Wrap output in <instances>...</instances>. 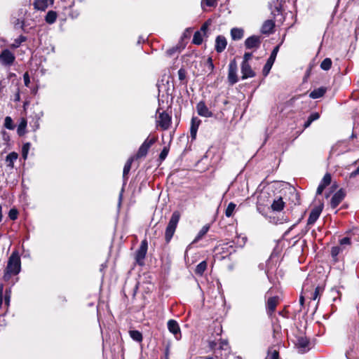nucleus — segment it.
I'll return each mask as SVG.
<instances>
[{
    "instance_id": "6",
    "label": "nucleus",
    "mask_w": 359,
    "mask_h": 359,
    "mask_svg": "<svg viewBox=\"0 0 359 359\" xmlns=\"http://www.w3.org/2000/svg\"><path fill=\"white\" fill-rule=\"evenodd\" d=\"M154 141L155 140L154 139H147L139 148L136 154V158H140L144 157L147 155L149 147L154 144Z\"/></svg>"
},
{
    "instance_id": "63",
    "label": "nucleus",
    "mask_w": 359,
    "mask_h": 359,
    "mask_svg": "<svg viewBox=\"0 0 359 359\" xmlns=\"http://www.w3.org/2000/svg\"><path fill=\"white\" fill-rule=\"evenodd\" d=\"M49 1H50V4H53L54 0H49Z\"/></svg>"
},
{
    "instance_id": "38",
    "label": "nucleus",
    "mask_w": 359,
    "mask_h": 359,
    "mask_svg": "<svg viewBox=\"0 0 359 359\" xmlns=\"http://www.w3.org/2000/svg\"><path fill=\"white\" fill-rule=\"evenodd\" d=\"M330 182H331V175H330V174L327 173L323 177V178L321 181V183L323 184L324 185L327 186L330 184Z\"/></svg>"
},
{
    "instance_id": "62",
    "label": "nucleus",
    "mask_w": 359,
    "mask_h": 359,
    "mask_svg": "<svg viewBox=\"0 0 359 359\" xmlns=\"http://www.w3.org/2000/svg\"><path fill=\"white\" fill-rule=\"evenodd\" d=\"M16 100H20V95H17V97H16Z\"/></svg>"
},
{
    "instance_id": "59",
    "label": "nucleus",
    "mask_w": 359,
    "mask_h": 359,
    "mask_svg": "<svg viewBox=\"0 0 359 359\" xmlns=\"http://www.w3.org/2000/svg\"><path fill=\"white\" fill-rule=\"evenodd\" d=\"M216 346V343L215 341L210 342V347L214 348Z\"/></svg>"
},
{
    "instance_id": "4",
    "label": "nucleus",
    "mask_w": 359,
    "mask_h": 359,
    "mask_svg": "<svg viewBox=\"0 0 359 359\" xmlns=\"http://www.w3.org/2000/svg\"><path fill=\"white\" fill-rule=\"evenodd\" d=\"M15 55L9 50H4L0 54V62L3 65H11L15 60Z\"/></svg>"
},
{
    "instance_id": "8",
    "label": "nucleus",
    "mask_w": 359,
    "mask_h": 359,
    "mask_svg": "<svg viewBox=\"0 0 359 359\" xmlns=\"http://www.w3.org/2000/svg\"><path fill=\"white\" fill-rule=\"evenodd\" d=\"M171 122V117L165 112H162L159 114L157 120L158 126H159L163 130H167Z\"/></svg>"
},
{
    "instance_id": "23",
    "label": "nucleus",
    "mask_w": 359,
    "mask_h": 359,
    "mask_svg": "<svg viewBox=\"0 0 359 359\" xmlns=\"http://www.w3.org/2000/svg\"><path fill=\"white\" fill-rule=\"evenodd\" d=\"M326 92V88H319L318 89H315L314 90H313L309 96L310 97L313 98V99H317V98H319V97H321L324 95V94Z\"/></svg>"
},
{
    "instance_id": "25",
    "label": "nucleus",
    "mask_w": 359,
    "mask_h": 359,
    "mask_svg": "<svg viewBox=\"0 0 359 359\" xmlns=\"http://www.w3.org/2000/svg\"><path fill=\"white\" fill-rule=\"evenodd\" d=\"M18 154L15 152H11L9 154L6 158V161L7 163V165L9 167L13 168V163L18 158Z\"/></svg>"
},
{
    "instance_id": "2",
    "label": "nucleus",
    "mask_w": 359,
    "mask_h": 359,
    "mask_svg": "<svg viewBox=\"0 0 359 359\" xmlns=\"http://www.w3.org/2000/svg\"><path fill=\"white\" fill-rule=\"evenodd\" d=\"M180 213L178 211H175L172 214L165 232V239L167 243L170 242L172 238L180 219Z\"/></svg>"
},
{
    "instance_id": "47",
    "label": "nucleus",
    "mask_w": 359,
    "mask_h": 359,
    "mask_svg": "<svg viewBox=\"0 0 359 359\" xmlns=\"http://www.w3.org/2000/svg\"><path fill=\"white\" fill-rule=\"evenodd\" d=\"M29 147V144L27 143L25 145H24V147L22 148V156L24 158H27Z\"/></svg>"
},
{
    "instance_id": "53",
    "label": "nucleus",
    "mask_w": 359,
    "mask_h": 359,
    "mask_svg": "<svg viewBox=\"0 0 359 359\" xmlns=\"http://www.w3.org/2000/svg\"><path fill=\"white\" fill-rule=\"evenodd\" d=\"M168 151L167 150V149L164 148L160 154V158L161 159H165L166 156L168 155Z\"/></svg>"
},
{
    "instance_id": "17",
    "label": "nucleus",
    "mask_w": 359,
    "mask_h": 359,
    "mask_svg": "<svg viewBox=\"0 0 359 359\" xmlns=\"http://www.w3.org/2000/svg\"><path fill=\"white\" fill-rule=\"evenodd\" d=\"M309 341L307 338L300 337L297 339L296 346L299 349V351L304 353L306 351V348H307Z\"/></svg>"
},
{
    "instance_id": "58",
    "label": "nucleus",
    "mask_w": 359,
    "mask_h": 359,
    "mask_svg": "<svg viewBox=\"0 0 359 359\" xmlns=\"http://www.w3.org/2000/svg\"><path fill=\"white\" fill-rule=\"evenodd\" d=\"M2 218H3L2 208L0 205V222L2 220Z\"/></svg>"
},
{
    "instance_id": "39",
    "label": "nucleus",
    "mask_w": 359,
    "mask_h": 359,
    "mask_svg": "<svg viewBox=\"0 0 359 359\" xmlns=\"http://www.w3.org/2000/svg\"><path fill=\"white\" fill-rule=\"evenodd\" d=\"M202 6L206 5L208 6H215L217 5V0H202Z\"/></svg>"
},
{
    "instance_id": "31",
    "label": "nucleus",
    "mask_w": 359,
    "mask_h": 359,
    "mask_svg": "<svg viewBox=\"0 0 359 359\" xmlns=\"http://www.w3.org/2000/svg\"><path fill=\"white\" fill-rule=\"evenodd\" d=\"M133 160H134V157H130L126 163L124 168H123V176L126 175L129 172V171L131 168V165H132Z\"/></svg>"
},
{
    "instance_id": "61",
    "label": "nucleus",
    "mask_w": 359,
    "mask_h": 359,
    "mask_svg": "<svg viewBox=\"0 0 359 359\" xmlns=\"http://www.w3.org/2000/svg\"><path fill=\"white\" fill-rule=\"evenodd\" d=\"M204 359H215V358L212 357H205Z\"/></svg>"
},
{
    "instance_id": "48",
    "label": "nucleus",
    "mask_w": 359,
    "mask_h": 359,
    "mask_svg": "<svg viewBox=\"0 0 359 359\" xmlns=\"http://www.w3.org/2000/svg\"><path fill=\"white\" fill-rule=\"evenodd\" d=\"M23 79H24V82H25V85L26 86H28L29 83H30V80H29V74L28 72H25L23 75Z\"/></svg>"
},
{
    "instance_id": "51",
    "label": "nucleus",
    "mask_w": 359,
    "mask_h": 359,
    "mask_svg": "<svg viewBox=\"0 0 359 359\" xmlns=\"http://www.w3.org/2000/svg\"><path fill=\"white\" fill-rule=\"evenodd\" d=\"M252 57V53H245L243 56V62H248L249 60H250Z\"/></svg>"
},
{
    "instance_id": "10",
    "label": "nucleus",
    "mask_w": 359,
    "mask_h": 359,
    "mask_svg": "<svg viewBox=\"0 0 359 359\" xmlns=\"http://www.w3.org/2000/svg\"><path fill=\"white\" fill-rule=\"evenodd\" d=\"M168 328L170 332H172L177 339H180L181 337L180 329L178 323L174 320H170L168 322Z\"/></svg>"
},
{
    "instance_id": "45",
    "label": "nucleus",
    "mask_w": 359,
    "mask_h": 359,
    "mask_svg": "<svg viewBox=\"0 0 359 359\" xmlns=\"http://www.w3.org/2000/svg\"><path fill=\"white\" fill-rule=\"evenodd\" d=\"M219 348L226 350L228 348V342L226 340H221L219 342Z\"/></svg>"
},
{
    "instance_id": "32",
    "label": "nucleus",
    "mask_w": 359,
    "mask_h": 359,
    "mask_svg": "<svg viewBox=\"0 0 359 359\" xmlns=\"http://www.w3.org/2000/svg\"><path fill=\"white\" fill-rule=\"evenodd\" d=\"M332 66V60L330 58H325L320 64V67L323 70H329Z\"/></svg>"
},
{
    "instance_id": "27",
    "label": "nucleus",
    "mask_w": 359,
    "mask_h": 359,
    "mask_svg": "<svg viewBox=\"0 0 359 359\" xmlns=\"http://www.w3.org/2000/svg\"><path fill=\"white\" fill-rule=\"evenodd\" d=\"M26 127H27V120L23 118L21 119L20 123L18 127V133L20 136H22L25 133Z\"/></svg>"
},
{
    "instance_id": "14",
    "label": "nucleus",
    "mask_w": 359,
    "mask_h": 359,
    "mask_svg": "<svg viewBox=\"0 0 359 359\" xmlns=\"http://www.w3.org/2000/svg\"><path fill=\"white\" fill-rule=\"evenodd\" d=\"M198 114L200 116L205 117H210L212 116L211 111H209L204 102H200L196 106Z\"/></svg>"
},
{
    "instance_id": "36",
    "label": "nucleus",
    "mask_w": 359,
    "mask_h": 359,
    "mask_svg": "<svg viewBox=\"0 0 359 359\" xmlns=\"http://www.w3.org/2000/svg\"><path fill=\"white\" fill-rule=\"evenodd\" d=\"M203 39L200 32H196L193 38V43L199 45L202 43Z\"/></svg>"
},
{
    "instance_id": "12",
    "label": "nucleus",
    "mask_w": 359,
    "mask_h": 359,
    "mask_svg": "<svg viewBox=\"0 0 359 359\" xmlns=\"http://www.w3.org/2000/svg\"><path fill=\"white\" fill-rule=\"evenodd\" d=\"M242 79H245L255 76L248 62H243L241 65Z\"/></svg>"
},
{
    "instance_id": "15",
    "label": "nucleus",
    "mask_w": 359,
    "mask_h": 359,
    "mask_svg": "<svg viewBox=\"0 0 359 359\" xmlns=\"http://www.w3.org/2000/svg\"><path fill=\"white\" fill-rule=\"evenodd\" d=\"M274 26L275 23L273 20H267L264 22L261 31L263 34H271L273 31Z\"/></svg>"
},
{
    "instance_id": "57",
    "label": "nucleus",
    "mask_w": 359,
    "mask_h": 359,
    "mask_svg": "<svg viewBox=\"0 0 359 359\" xmlns=\"http://www.w3.org/2000/svg\"><path fill=\"white\" fill-rule=\"evenodd\" d=\"M304 296L301 295L300 298H299V302L302 305L304 304Z\"/></svg>"
},
{
    "instance_id": "60",
    "label": "nucleus",
    "mask_w": 359,
    "mask_h": 359,
    "mask_svg": "<svg viewBox=\"0 0 359 359\" xmlns=\"http://www.w3.org/2000/svg\"><path fill=\"white\" fill-rule=\"evenodd\" d=\"M232 359H242L240 356H233Z\"/></svg>"
},
{
    "instance_id": "55",
    "label": "nucleus",
    "mask_w": 359,
    "mask_h": 359,
    "mask_svg": "<svg viewBox=\"0 0 359 359\" xmlns=\"http://www.w3.org/2000/svg\"><path fill=\"white\" fill-rule=\"evenodd\" d=\"M358 175H359V166L355 170H354L350 174V177H355Z\"/></svg>"
},
{
    "instance_id": "40",
    "label": "nucleus",
    "mask_w": 359,
    "mask_h": 359,
    "mask_svg": "<svg viewBox=\"0 0 359 359\" xmlns=\"http://www.w3.org/2000/svg\"><path fill=\"white\" fill-rule=\"evenodd\" d=\"M8 217L12 220H15L18 217V211L16 209L13 208L8 212Z\"/></svg>"
},
{
    "instance_id": "9",
    "label": "nucleus",
    "mask_w": 359,
    "mask_h": 359,
    "mask_svg": "<svg viewBox=\"0 0 359 359\" xmlns=\"http://www.w3.org/2000/svg\"><path fill=\"white\" fill-rule=\"evenodd\" d=\"M345 197V192L343 189H339L337 193L334 194L332 196L330 205L332 208H335L339 205V204L343 201Z\"/></svg>"
},
{
    "instance_id": "29",
    "label": "nucleus",
    "mask_w": 359,
    "mask_h": 359,
    "mask_svg": "<svg viewBox=\"0 0 359 359\" xmlns=\"http://www.w3.org/2000/svg\"><path fill=\"white\" fill-rule=\"evenodd\" d=\"M206 268L207 262L205 261H203L196 266L195 272L196 274L201 276L203 273V272L206 270Z\"/></svg>"
},
{
    "instance_id": "24",
    "label": "nucleus",
    "mask_w": 359,
    "mask_h": 359,
    "mask_svg": "<svg viewBox=\"0 0 359 359\" xmlns=\"http://www.w3.org/2000/svg\"><path fill=\"white\" fill-rule=\"evenodd\" d=\"M231 36L233 40H239L243 36V30L239 28H233L231 30Z\"/></svg>"
},
{
    "instance_id": "44",
    "label": "nucleus",
    "mask_w": 359,
    "mask_h": 359,
    "mask_svg": "<svg viewBox=\"0 0 359 359\" xmlns=\"http://www.w3.org/2000/svg\"><path fill=\"white\" fill-rule=\"evenodd\" d=\"M179 79L183 81L186 78V71L184 69H180L178 71Z\"/></svg>"
},
{
    "instance_id": "35",
    "label": "nucleus",
    "mask_w": 359,
    "mask_h": 359,
    "mask_svg": "<svg viewBox=\"0 0 359 359\" xmlns=\"http://www.w3.org/2000/svg\"><path fill=\"white\" fill-rule=\"evenodd\" d=\"M266 359H278V351L273 348L269 349Z\"/></svg>"
},
{
    "instance_id": "21",
    "label": "nucleus",
    "mask_w": 359,
    "mask_h": 359,
    "mask_svg": "<svg viewBox=\"0 0 359 359\" xmlns=\"http://www.w3.org/2000/svg\"><path fill=\"white\" fill-rule=\"evenodd\" d=\"M278 302V297H272L269 298L267 301V308L271 312H273Z\"/></svg>"
},
{
    "instance_id": "33",
    "label": "nucleus",
    "mask_w": 359,
    "mask_h": 359,
    "mask_svg": "<svg viewBox=\"0 0 359 359\" xmlns=\"http://www.w3.org/2000/svg\"><path fill=\"white\" fill-rule=\"evenodd\" d=\"M4 127L9 130H13L15 125L10 116H6L4 119Z\"/></svg>"
},
{
    "instance_id": "20",
    "label": "nucleus",
    "mask_w": 359,
    "mask_h": 359,
    "mask_svg": "<svg viewBox=\"0 0 359 359\" xmlns=\"http://www.w3.org/2000/svg\"><path fill=\"white\" fill-rule=\"evenodd\" d=\"M49 0H35L34 7L36 10L44 11L48 6Z\"/></svg>"
},
{
    "instance_id": "1",
    "label": "nucleus",
    "mask_w": 359,
    "mask_h": 359,
    "mask_svg": "<svg viewBox=\"0 0 359 359\" xmlns=\"http://www.w3.org/2000/svg\"><path fill=\"white\" fill-rule=\"evenodd\" d=\"M21 269L20 258L18 252H13L8 259L4 279L8 280L11 276L17 275Z\"/></svg>"
},
{
    "instance_id": "37",
    "label": "nucleus",
    "mask_w": 359,
    "mask_h": 359,
    "mask_svg": "<svg viewBox=\"0 0 359 359\" xmlns=\"http://www.w3.org/2000/svg\"><path fill=\"white\" fill-rule=\"evenodd\" d=\"M343 249L344 248H342L341 245L333 247L331 250L332 257H337L343 250Z\"/></svg>"
},
{
    "instance_id": "52",
    "label": "nucleus",
    "mask_w": 359,
    "mask_h": 359,
    "mask_svg": "<svg viewBox=\"0 0 359 359\" xmlns=\"http://www.w3.org/2000/svg\"><path fill=\"white\" fill-rule=\"evenodd\" d=\"M210 25V22L209 21H207L205 22L201 27V32H205V31L207 30L208 26Z\"/></svg>"
},
{
    "instance_id": "54",
    "label": "nucleus",
    "mask_w": 359,
    "mask_h": 359,
    "mask_svg": "<svg viewBox=\"0 0 359 359\" xmlns=\"http://www.w3.org/2000/svg\"><path fill=\"white\" fill-rule=\"evenodd\" d=\"M3 290L4 285L2 284H0V307L1 306L3 303Z\"/></svg>"
},
{
    "instance_id": "43",
    "label": "nucleus",
    "mask_w": 359,
    "mask_h": 359,
    "mask_svg": "<svg viewBox=\"0 0 359 359\" xmlns=\"http://www.w3.org/2000/svg\"><path fill=\"white\" fill-rule=\"evenodd\" d=\"M25 41V37L21 36L19 39H16L15 41V43L12 45L13 47L17 48L19 46V45L22 42Z\"/></svg>"
},
{
    "instance_id": "64",
    "label": "nucleus",
    "mask_w": 359,
    "mask_h": 359,
    "mask_svg": "<svg viewBox=\"0 0 359 359\" xmlns=\"http://www.w3.org/2000/svg\"><path fill=\"white\" fill-rule=\"evenodd\" d=\"M2 86H1V83H0V92L1 91V89H2Z\"/></svg>"
},
{
    "instance_id": "22",
    "label": "nucleus",
    "mask_w": 359,
    "mask_h": 359,
    "mask_svg": "<svg viewBox=\"0 0 359 359\" xmlns=\"http://www.w3.org/2000/svg\"><path fill=\"white\" fill-rule=\"evenodd\" d=\"M284 202L283 201L282 198H278L276 200H274L272 205L271 208L274 211H280L284 208Z\"/></svg>"
},
{
    "instance_id": "41",
    "label": "nucleus",
    "mask_w": 359,
    "mask_h": 359,
    "mask_svg": "<svg viewBox=\"0 0 359 359\" xmlns=\"http://www.w3.org/2000/svg\"><path fill=\"white\" fill-rule=\"evenodd\" d=\"M205 65L207 66L208 70L210 72H212L214 69V65L212 62V60L211 57H208L205 61Z\"/></svg>"
},
{
    "instance_id": "7",
    "label": "nucleus",
    "mask_w": 359,
    "mask_h": 359,
    "mask_svg": "<svg viewBox=\"0 0 359 359\" xmlns=\"http://www.w3.org/2000/svg\"><path fill=\"white\" fill-rule=\"evenodd\" d=\"M147 251V243L144 240L142 242L140 248L136 252L135 259L137 262L142 265Z\"/></svg>"
},
{
    "instance_id": "30",
    "label": "nucleus",
    "mask_w": 359,
    "mask_h": 359,
    "mask_svg": "<svg viewBox=\"0 0 359 359\" xmlns=\"http://www.w3.org/2000/svg\"><path fill=\"white\" fill-rule=\"evenodd\" d=\"M208 230H209L208 226H203L202 229L198 232L196 237L195 238L194 242H197L198 241H199L205 234H206V233L208 231Z\"/></svg>"
},
{
    "instance_id": "3",
    "label": "nucleus",
    "mask_w": 359,
    "mask_h": 359,
    "mask_svg": "<svg viewBox=\"0 0 359 359\" xmlns=\"http://www.w3.org/2000/svg\"><path fill=\"white\" fill-rule=\"evenodd\" d=\"M278 50H279V46H277L276 47L274 48L270 57L267 60L266 63L265 64V65L263 68V71H262L264 76H267L268 74L269 73V72L274 63V61L276 60Z\"/></svg>"
},
{
    "instance_id": "34",
    "label": "nucleus",
    "mask_w": 359,
    "mask_h": 359,
    "mask_svg": "<svg viewBox=\"0 0 359 359\" xmlns=\"http://www.w3.org/2000/svg\"><path fill=\"white\" fill-rule=\"evenodd\" d=\"M235 208H236V204H234L233 203H230L228 205V206L226 209V211H225L226 216L228 217H231L233 215V212Z\"/></svg>"
},
{
    "instance_id": "50",
    "label": "nucleus",
    "mask_w": 359,
    "mask_h": 359,
    "mask_svg": "<svg viewBox=\"0 0 359 359\" xmlns=\"http://www.w3.org/2000/svg\"><path fill=\"white\" fill-rule=\"evenodd\" d=\"M327 186L326 185H324L323 184H322L320 182V184H319L318 189H317V191H316V194L318 195H320L323 193L324 189Z\"/></svg>"
},
{
    "instance_id": "49",
    "label": "nucleus",
    "mask_w": 359,
    "mask_h": 359,
    "mask_svg": "<svg viewBox=\"0 0 359 359\" xmlns=\"http://www.w3.org/2000/svg\"><path fill=\"white\" fill-rule=\"evenodd\" d=\"M10 299H11V291L6 290V294H5V303L7 306L9 305Z\"/></svg>"
},
{
    "instance_id": "11",
    "label": "nucleus",
    "mask_w": 359,
    "mask_h": 359,
    "mask_svg": "<svg viewBox=\"0 0 359 359\" xmlns=\"http://www.w3.org/2000/svg\"><path fill=\"white\" fill-rule=\"evenodd\" d=\"M261 43L260 38L257 36H252L248 38L245 41L247 48H257Z\"/></svg>"
},
{
    "instance_id": "28",
    "label": "nucleus",
    "mask_w": 359,
    "mask_h": 359,
    "mask_svg": "<svg viewBox=\"0 0 359 359\" xmlns=\"http://www.w3.org/2000/svg\"><path fill=\"white\" fill-rule=\"evenodd\" d=\"M130 337L138 342L142 341V333L137 330H131L129 332Z\"/></svg>"
},
{
    "instance_id": "46",
    "label": "nucleus",
    "mask_w": 359,
    "mask_h": 359,
    "mask_svg": "<svg viewBox=\"0 0 359 359\" xmlns=\"http://www.w3.org/2000/svg\"><path fill=\"white\" fill-rule=\"evenodd\" d=\"M319 117H320L319 114L317 112H315V113L311 114L308 118L310 120V121L313 122V121L318 119Z\"/></svg>"
},
{
    "instance_id": "16",
    "label": "nucleus",
    "mask_w": 359,
    "mask_h": 359,
    "mask_svg": "<svg viewBox=\"0 0 359 359\" xmlns=\"http://www.w3.org/2000/svg\"><path fill=\"white\" fill-rule=\"evenodd\" d=\"M201 123V120L197 117H193L191 119V124L190 128L191 136L193 139L196 138L198 126Z\"/></svg>"
},
{
    "instance_id": "26",
    "label": "nucleus",
    "mask_w": 359,
    "mask_h": 359,
    "mask_svg": "<svg viewBox=\"0 0 359 359\" xmlns=\"http://www.w3.org/2000/svg\"><path fill=\"white\" fill-rule=\"evenodd\" d=\"M57 19V13L55 11H50L46 16V21L48 24H53Z\"/></svg>"
},
{
    "instance_id": "19",
    "label": "nucleus",
    "mask_w": 359,
    "mask_h": 359,
    "mask_svg": "<svg viewBox=\"0 0 359 359\" xmlns=\"http://www.w3.org/2000/svg\"><path fill=\"white\" fill-rule=\"evenodd\" d=\"M321 211H322V208L320 207L316 208L313 210H312V211L310 213L309 217L308 219V223L309 224L314 223L319 217Z\"/></svg>"
},
{
    "instance_id": "5",
    "label": "nucleus",
    "mask_w": 359,
    "mask_h": 359,
    "mask_svg": "<svg viewBox=\"0 0 359 359\" xmlns=\"http://www.w3.org/2000/svg\"><path fill=\"white\" fill-rule=\"evenodd\" d=\"M237 63L235 60L231 61L229 65L228 79L229 83L233 85L238 81L237 75Z\"/></svg>"
},
{
    "instance_id": "13",
    "label": "nucleus",
    "mask_w": 359,
    "mask_h": 359,
    "mask_svg": "<svg viewBox=\"0 0 359 359\" xmlns=\"http://www.w3.org/2000/svg\"><path fill=\"white\" fill-rule=\"evenodd\" d=\"M226 38L223 36H218L215 41V49L218 53L222 52L226 46Z\"/></svg>"
},
{
    "instance_id": "42",
    "label": "nucleus",
    "mask_w": 359,
    "mask_h": 359,
    "mask_svg": "<svg viewBox=\"0 0 359 359\" xmlns=\"http://www.w3.org/2000/svg\"><path fill=\"white\" fill-rule=\"evenodd\" d=\"M340 245L344 248V245H351V240L348 237L343 238L339 241Z\"/></svg>"
},
{
    "instance_id": "56",
    "label": "nucleus",
    "mask_w": 359,
    "mask_h": 359,
    "mask_svg": "<svg viewBox=\"0 0 359 359\" xmlns=\"http://www.w3.org/2000/svg\"><path fill=\"white\" fill-rule=\"evenodd\" d=\"M312 122L308 118L307 121L304 123V128H308Z\"/></svg>"
},
{
    "instance_id": "18",
    "label": "nucleus",
    "mask_w": 359,
    "mask_h": 359,
    "mask_svg": "<svg viewBox=\"0 0 359 359\" xmlns=\"http://www.w3.org/2000/svg\"><path fill=\"white\" fill-rule=\"evenodd\" d=\"M323 288L318 286L315 288V290L313 292H309L306 290L304 292V295L306 296V297L309 298L312 300H316L318 297L320 295V294L323 292Z\"/></svg>"
}]
</instances>
